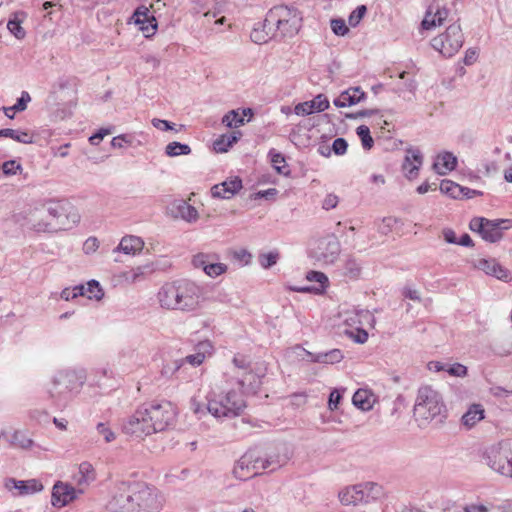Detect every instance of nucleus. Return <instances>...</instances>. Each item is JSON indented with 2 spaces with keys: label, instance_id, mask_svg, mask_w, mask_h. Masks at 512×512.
<instances>
[{
  "label": "nucleus",
  "instance_id": "052dcab7",
  "mask_svg": "<svg viewBox=\"0 0 512 512\" xmlns=\"http://www.w3.org/2000/svg\"><path fill=\"white\" fill-rule=\"evenodd\" d=\"M446 372L455 377H464L467 374V367L460 363L447 364Z\"/></svg>",
  "mask_w": 512,
  "mask_h": 512
},
{
  "label": "nucleus",
  "instance_id": "8fccbe9b",
  "mask_svg": "<svg viewBox=\"0 0 512 512\" xmlns=\"http://www.w3.org/2000/svg\"><path fill=\"white\" fill-rule=\"evenodd\" d=\"M344 273L350 279H356L361 273V266L355 259L349 258L345 262Z\"/></svg>",
  "mask_w": 512,
  "mask_h": 512
},
{
  "label": "nucleus",
  "instance_id": "9d476101",
  "mask_svg": "<svg viewBox=\"0 0 512 512\" xmlns=\"http://www.w3.org/2000/svg\"><path fill=\"white\" fill-rule=\"evenodd\" d=\"M143 405L153 433L162 432L174 426L177 408L171 402L154 401Z\"/></svg>",
  "mask_w": 512,
  "mask_h": 512
},
{
  "label": "nucleus",
  "instance_id": "20e7f679",
  "mask_svg": "<svg viewBox=\"0 0 512 512\" xmlns=\"http://www.w3.org/2000/svg\"><path fill=\"white\" fill-rule=\"evenodd\" d=\"M232 373V378L243 389V395L255 394L262 385L266 367L264 363H251L245 356L236 355L233 358Z\"/></svg>",
  "mask_w": 512,
  "mask_h": 512
},
{
  "label": "nucleus",
  "instance_id": "39448f33",
  "mask_svg": "<svg viewBox=\"0 0 512 512\" xmlns=\"http://www.w3.org/2000/svg\"><path fill=\"white\" fill-rule=\"evenodd\" d=\"M207 410L215 418H230L240 415L246 408L244 395L233 389L211 392L207 397Z\"/></svg>",
  "mask_w": 512,
  "mask_h": 512
},
{
  "label": "nucleus",
  "instance_id": "5fc2aeb1",
  "mask_svg": "<svg viewBox=\"0 0 512 512\" xmlns=\"http://www.w3.org/2000/svg\"><path fill=\"white\" fill-rule=\"evenodd\" d=\"M312 108L315 112H323L330 107L328 98L324 94H318L310 101Z\"/></svg>",
  "mask_w": 512,
  "mask_h": 512
},
{
  "label": "nucleus",
  "instance_id": "9b49d317",
  "mask_svg": "<svg viewBox=\"0 0 512 512\" xmlns=\"http://www.w3.org/2000/svg\"><path fill=\"white\" fill-rule=\"evenodd\" d=\"M464 44V34L460 24L456 21L450 24L446 30L431 40L432 48L443 57H453Z\"/></svg>",
  "mask_w": 512,
  "mask_h": 512
},
{
  "label": "nucleus",
  "instance_id": "7c9ffc66",
  "mask_svg": "<svg viewBox=\"0 0 512 512\" xmlns=\"http://www.w3.org/2000/svg\"><path fill=\"white\" fill-rule=\"evenodd\" d=\"M306 355L309 357L311 362L321 363V364H336L339 363L344 355L340 349H332L327 352H318L312 353L302 349Z\"/></svg>",
  "mask_w": 512,
  "mask_h": 512
},
{
  "label": "nucleus",
  "instance_id": "a19ab883",
  "mask_svg": "<svg viewBox=\"0 0 512 512\" xmlns=\"http://www.w3.org/2000/svg\"><path fill=\"white\" fill-rule=\"evenodd\" d=\"M88 299L101 300L104 296V292L96 280H90L86 285H83V295Z\"/></svg>",
  "mask_w": 512,
  "mask_h": 512
},
{
  "label": "nucleus",
  "instance_id": "864d4df0",
  "mask_svg": "<svg viewBox=\"0 0 512 512\" xmlns=\"http://www.w3.org/2000/svg\"><path fill=\"white\" fill-rule=\"evenodd\" d=\"M151 124L153 127L160 131H170L173 130L175 132H180L182 129V125L179 126V128H176V124L169 122L167 120L159 119V118H153L151 120Z\"/></svg>",
  "mask_w": 512,
  "mask_h": 512
},
{
  "label": "nucleus",
  "instance_id": "680f3d73",
  "mask_svg": "<svg viewBox=\"0 0 512 512\" xmlns=\"http://www.w3.org/2000/svg\"><path fill=\"white\" fill-rule=\"evenodd\" d=\"M99 435L103 436L104 440L109 443L115 440V433L105 423H98L96 426Z\"/></svg>",
  "mask_w": 512,
  "mask_h": 512
},
{
  "label": "nucleus",
  "instance_id": "bb28decb",
  "mask_svg": "<svg viewBox=\"0 0 512 512\" xmlns=\"http://www.w3.org/2000/svg\"><path fill=\"white\" fill-rule=\"evenodd\" d=\"M242 188V180L239 177L230 178L211 188L214 198L230 199Z\"/></svg>",
  "mask_w": 512,
  "mask_h": 512
},
{
  "label": "nucleus",
  "instance_id": "a18cd8bd",
  "mask_svg": "<svg viewBox=\"0 0 512 512\" xmlns=\"http://www.w3.org/2000/svg\"><path fill=\"white\" fill-rule=\"evenodd\" d=\"M222 123L228 128H238L245 123V119L240 116L239 110H231L222 118Z\"/></svg>",
  "mask_w": 512,
  "mask_h": 512
},
{
  "label": "nucleus",
  "instance_id": "4c0bfd02",
  "mask_svg": "<svg viewBox=\"0 0 512 512\" xmlns=\"http://www.w3.org/2000/svg\"><path fill=\"white\" fill-rule=\"evenodd\" d=\"M0 137L13 139L16 142L23 144H31L34 142V136L26 130L20 129H0Z\"/></svg>",
  "mask_w": 512,
  "mask_h": 512
},
{
  "label": "nucleus",
  "instance_id": "6e6d98bb",
  "mask_svg": "<svg viewBox=\"0 0 512 512\" xmlns=\"http://www.w3.org/2000/svg\"><path fill=\"white\" fill-rule=\"evenodd\" d=\"M2 171L7 176L16 175L22 171V166L16 160H8L2 164Z\"/></svg>",
  "mask_w": 512,
  "mask_h": 512
},
{
  "label": "nucleus",
  "instance_id": "72a5a7b5",
  "mask_svg": "<svg viewBox=\"0 0 512 512\" xmlns=\"http://www.w3.org/2000/svg\"><path fill=\"white\" fill-rule=\"evenodd\" d=\"M352 402L358 409L369 411L376 402V396L368 389H358L352 397Z\"/></svg>",
  "mask_w": 512,
  "mask_h": 512
},
{
  "label": "nucleus",
  "instance_id": "f8f14e48",
  "mask_svg": "<svg viewBox=\"0 0 512 512\" xmlns=\"http://www.w3.org/2000/svg\"><path fill=\"white\" fill-rule=\"evenodd\" d=\"M469 227L472 231L479 233L483 240L495 243L502 239L504 230L512 227V220H489L483 217H475L470 221Z\"/></svg>",
  "mask_w": 512,
  "mask_h": 512
},
{
  "label": "nucleus",
  "instance_id": "c756f323",
  "mask_svg": "<svg viewBox=\"0 0 512 512\" xmlns=\"http://www.w3.org/2000/svg\"><path fill=\"white\" fill-rule=\"evenodd\" d=\"M457 157L452 152H442L437 155L433 168L439 175H446L456 168Z\"/></svg>",
  "mask_w": 512,
  "mask_h": 512
},
{
  "label": "nucleus",
  "instance_id": "7ed1b4c3",
  "mask_svg": "<svg viewBox=\"0 0 512 512\" xmlns=\"http://www.w3.org/2000/svg\"><path fill=\"white\" fill-rule=\"evenodd\" d=\"M414 416L421 424L442 422L447 417L442 395L430 386L419 388L414 404Z\"/></svg>",
  "mask_w": 512,
  "mask_h": 512
},
{
  "label": "nucleus",
  "instance_id": "ea45409f",
  "mask_svg": "<svg viewBox=\"0 0 512 512\" xmlns=\"http://www.w3.org/2000/svg\"><path fill=\"white\" fill-rule=\"evenodd\" d=\"M9 444L21 449H30L33 446V440L22 430H15L9 439Z\"/></svg>",
  "mask_w": 512,
  "mask_h": 512
},
{
  "label": "nucleus",
  "instance_id": "ddd939ff",
  "mask_svg": "<svg viewBox=\"0 0 512 512\" xmlns=\"http://www.w3.org/2000/svg\"><path fill=\"white\" fill-rule=\"evenodd\" d=\"M122 431L137 439H143L153 434V429L150 426L143 404L122 423Z\"/></svg>",
  "mask_w": 512,
  "mask_h": 512
},
{
  "label": "nucleus",
  "instance_id": "f3484780",
  "mask_svg": "<svg viewBox=\"0 0 512 512\" xmlns=\"http://www.w3.org/2000/svg\"><path fill=\"white\" fill-rule=\"evenodd\" d=\"M218 258L219 256L214 253H198L193 257L192 263L195 268L202 269L207 276L216 278L228 270L226 264L217 261Z\"/></svg>",
  "mask_w": 512,
  "mask_h": 512
},
{
  "label": "nucleus",
  "instance_id": "2f4dec72",
  "mask_svg": "<svg viewBox=\"0 0 512 512\" xmlns=\"http://www.w3.org/2000/svg\"><path fill=\"white\" fill-rule=\"evenodd\" d=\"M485 417V410L481 404H472L468 407L467 411L461 418V424L466 429H471L476 426Z\"/></svg>",
  "mask_w": 512,
  "mask_h": 512
},
{
  "label": "nucleus",
  "instance_id": "6e6552de",
  "mask_svg": "<svg viewBox=\"0 0 512 512\" xmlns=\"http://www.w3.org/2000/svg\"><path fill=\"white\" fill-rule=\"evenodd\" d=\"M383 496V487L371 481L346 486L338 493L340 503L345 506L368 504L381 499Z\"/></svg>",
  "mask_w": 512,
  "mask_h": 512
},
{
  "label": "nucleus",
  "instance_id": "dca6fc26",
  "mask_svg": "<svg viewBox=\"0 0 512 512\" xmlns=\"http://www.w3.org/2000/svg\"><path fill=\"white\" fill-rule=\"evenodd\" d=\"M46 212L55 223L39 224L38 230L66 229L67 223L65 220L70 221L72 224H77L80 220L78 213H66L64 206L59 203H50L46 207Z\"/></svg>",
  "mask_w": 512,
  "mask_h": 512
},
{
  "label": "nucleus",
  "instance_id": "13d9d810",
  "mask_svg": "<svg viewBox=\"0 0 512 512\" xmlns=\"http://www.w3.org/2000/svg\"><path fill=\"white\" fill-rule=\"evenodd\" d=\"M83 295V285H77L73 288H65L61 292V298L65 301H70L78 296Z\"/></svg>",
  "mask_w": 512,
  "mask_h": 512
},
{
  "label": "nucleus",
  "instance_id": "338daca9",
  "mask_svg": "<svg viewBox=\"0 0 512 512\" xmlns=\"http://www.w3.org/2000/svg\"><path fill=\"white\" fill-rule=\"evenodd\" d=\"M294 113L298 116H308L310 114H313L314 110L312 108L310 101H305L298 103L294 107Z\"/></svg>",
  "mask_w": 512,
  "mask_h": 512
},
{
  "label": "nucleus",
  "instance_id": "393cba45",
  "mask_svg": "<svg viewBox=\"0 0 512 512\" xmlns=\"http://www.w3.org/2000/svg\"><path fill=\"white\" fill-rule=\"evenodd\" d=\"M306 280L311 284L295 288L294 290L297 292H310L314 294H322L325 292L326 288L329 285L328 277L323 272L320 271L307 272Z\"/></svg>",
  "mask_w": 512,
  "mask_h": 512
},
{
  "label": "nucleus",
  "instance_id": "cd10ccee",
  "mask_svg": "<svg viewBox=\"0 0 512 512\" xmlns=\"http://www.w3.org/2000/svg\"><path fill=\"white\" fill-rule=\"evenodd\" d=\"M267 24V16L265 17L263 22H258L257 24H255L250 34L251 40L254 43L264 44L273 38L279 37V34L275 30V27Z\"/></svg>",
  "mask_w": 512,
  "mask_h": 512
},
{
  "label": "nucleus",
  "instance_id": "e433bc0d",
  "mask_svg": "<svg viewBox=\"0 0 512 512\" xmlns=\"http://www.w3.org/2000/svg\"><path fill=\"white\" fill-rule=\"evenodd\" d=\"M242 136L240 131H234L230 134H223L213 143V148L218 153H225L231 148Z\"/></svg>",
  "mask_w": 512,
  "mask_h": 512
},
{
  "label": "nucleus",
  "instance_id": "f03ea898",
  "mask_svg": "<svg viewBox=\"0 0 512 512\" xmlns=\"http://www.w3.org/2000/svg\"><path fill=\"white\" fill-rule=\"evenodd\" d=\"M157 301L162 309L193 313L202 308L204 289L187 280L168 282L158 290Z\"/></svg>",
  "mask_w": 512,
  "mask_h": 512
},
{
  "label": "nucleus",
  "instance_id": "b1692460",
  "mask_svg": "<svg viewBox=\"0 0 512 512\" xmlns=\"http://www.w3.org/2000/svg\"><path fill=\"white\" fill-rule=\"evenodd\" d=\"M450 11L445 7L430 5L422 20L421 26L425 30H430L441 26L449 19Z\"/></svg>",
  "mask_w": 512,
  "mask_h": 512
},
{
  "label": "nucleus",
  "instance_id": "412c9836",
  "mask_svg": "<svg viewBox=\"0 0 512 512\" xmlns=\"http://www.w3.org/2000/svg\"><path fill=\"white\" fill-rule=\"evenodd\" d=\"M83 490H76L72 485L57 481L52 489L51 504L54 507L62 508L77 498L78 493L82 494Z\"/></svg>",
  "mask_w": 512,
  "mask_h": 512
},
{
  "label": "nucleus",
  "instance_id": "0e129e2a",
  "mask_svg": "<svg viewBox=\"0 0 512 512\" xmlns=\"http://www.w3.org/2000/svg\"><path fill=\"white\" fill-rule=\"evenodd\" d=\"M344 391V389L340 390V389H333L329 395V400H328V407L330 410L334 411L336 409H338V405L342 399V394L341 392Z\"/></svg>",
  "mask_w": 512,
  "mask_h": 512
},
{
  "label": "nucleus",
  "instance_id": "e2e57ef3",
  "mask_svg": "<svg viewBox=\"0 0 512 512\" xmlns=\"http://www.w3.org/2000/svg\"><path fill=\"white\" fill-rule=\"evenodd\" d=\"M112 132L113 127L100 128L95 134L89 137V142L91 145H98L105 136L111 134Z\"/></svg>",
  "mask_w": 512,
  "mask_h": 512
},
{
  "label": "nucleus",
  "instance_id": "69168bd1",
  "mask_svg": "<svg viewBox=\"0 0 512 512\" xmlns=\"http://www.w3.org/2000/svg\"><path fill=\"white\" fill-rule=\"evenodd\" d=\"M8 30L18 39H22L25 36V31L21 27L20 22L17 20H9L7 23Z\"/></svg>",
  "mask_w": 512,
  "mask_h": 512
},
{
  "label": "nucleus",
  "instance_id": "4d7b16f0",
  "mask_svg": "<svg viewBox=\"0 0 512 512\" xmlns=\"http://www.w3.org/2000/svg\"><path fill=\"white\" fill-rule=\"evenodd\" d=\"M151 17L152 16L149 15V9L142 5L135 10L132 18L135 24H145Z\"/></svg>",
  "mask_w": 512,
  "mask_h": 512
},
{
  "label": "nucleus",
  "instance_id": "4468645a",
  "mask_svg": "<svg viewBox=\"0 0 512 512\" xmlns=\"http://www.w3.org/2000/svg\"><path fill=\"white\" fill-rule=\"evenodd\" d=\"M341 252V246L338 239L331 235L319 239L316 245L311 248L310 255L317 262L325 265L333 264L338 259Z\"/></svg>",
  "mask_w": 512,
  "mask_h": 512
},
{
  "label": "nucleus",
  "instance_id": "774afa93",
  "mask_svg": "<svg viewBox=\"0 0 512 512\" xmlns=\"http://www.w3.org/2000/svg\"><path fill=\"white\" fill-rule=\"evenodd\" d=\"M147 268H148L147 266H139L135 269H132L131 271L127 272L126 280L131 283L137 282L139 279H141L144 276L145 270Z\"/></svg>",
  "mask_w": 512,
  "mask_h": 512
},
{
  "label": "nucleus",
  "instance_id": "c03bdc74",
  "mask_svg": "<svg viewBox=\"0 0 512 512\" xmlns=\"http://www.w3.org/2000/svg\"><path fill=\"white\" fill-rule=\"evenodd\" d=\"M178 213L183 220L189 223L196 222L199 217L196 208L186 202H181L178 205Z\"/></svg>",
  "mask_w": 512,
  "mask_h": 512
},
{
  "label": "nucleus",
  "instance_id": "79ce46f5",
  "mask_svg": "<svg viewBox=\"0 0 512 512\" xmlns=\"http://www.w3.org/2000/svg\"><path fill=\"white\" fill-rule=\"evenodd\" d=\"M439 189L443 194H446L455 199L460 198L464 192L462 186L448 179L441 181Z\"/></svg>",
  "mask_w": 512,
  "mask_h": 512
},
{
  "label": "nucleus",
  "instance_id": "bf43d9fd",
  "mask_svg": "<svg viewBox=\"0 0 512 512\" xmlns=\"http://www.w3.org/2000/svg\"><path fill=\"white\" fill-rule=\"evenodd\" d=\"M31 101L30 94L27 91L21 93L20 98L17 102L9 107V111H24L27 108V104Z\"/></svg>",
  "mask_w": 512,
  "mask_h": 512
},
{
  "label": "nucleus",
  "instance_id": "0eeeda50",
  "mask_svg": "<svg viewBox=\"0 0 512 512\" xmlns=\"http://www.w3.org/2000/svg\"><path fill=\"white\" fill-rule=\"evenodd\" d=\"M482 460L492 471L512 479V438L485 447Z\"/></svg>",
  "mask_w": 512,
  "mask_h": 512
},
{
  "label": "nucleus",
  "instance_id": "4be33fe9",
  "mask_svg": "<svg viewBox=\"0 0 512 512\" xmlns=\"http://www.w3.org/2000/svg\"><path fill=\"white\" fill-rule=\"evenodd\" d=\"M46 393L57 406H65L66 403L71 399L70 394L67 390V386L63 384V379L58 371L46 385Z\"/></svg>",
  "mask_w": 512,
  "mask_h": 512
},
{
  "label": "nucleus",
  "instance_id": "6ab92c4d",
  "mask_svg": "<svg viewBox=\"0 0 512 512\" xmlns=\"http://www.w3.org/2000/svg\"><path fill=\"white\" fill-rule=\"evenodd\" d=\"M4 487L12 492L13 496H28L39 493L44 486L38 479L16 480L15 478H7Z\"/></svg>",
  "mask_w": 512,
  "mask_h": 512
},
{
  "label": "nucleus",
  "instance_id": "603ef678",
  "mask_svg": "<svg viewBox=\"0 0 512 512\" xmlns=\"http://www.w3.org/2000/svg\"><path fill=\"white\" fill-rule=\"evenodd\" d=\"M330 27L332 32L337 36H346L349 33V28L342 18H334L330 20Z\"/></svg>",
  "mask_w": 512,
  "mask_h": 512
},
{
  "label": "nucleus",
  "instance_id": "37998d69",
  "mask_svg": "<svg viewBox=\"0 0 512 512\" xmlns=\"http://www.w3.org/2000/svg\"><path fill=\"white\" fill-rule=\"evenodd\" d=\"M191 147L188 144H183L177 141L170 142L165 147V154L168 157H177L181 155H189Z\"/></svg>",
  "mask_w": 512,
  "mask_h": 512
},
{
  "label": "nucleus",
  "instance_id": "09e8293b",
  "mask_svg": "<svg viewBox=\"0 0 512 512\" xmlns=\"http://www.w3.org/2000/svg\"><path fill=\"white\" fill-rule=\"evenodd\" d=\"M366 13L367 7L365 5L357 6L348 17L349 26L352 28L357 27L364 18V16L366 15Z\"/></svg>",
  "mask_w": 512,
  "mask_h": 512
},
{
  "label": "nucleus",
  "instance_id": "c9c22d12",
  "mask_svg": "<svg viewBox=\"0 0 512 512\" xmlns=\"http://www.w3.org/2000/svg\"><path fill=\"white\" fill-rule=\"evenodd\" d=\"M96 478L95 470L91 463L82 462L78 466V472L75 474L74 479L79 486H88Z\"/></svg>",
  "mask_w": 512,
  "mask_h": 512
},
{
  "label": "nucleus",
  "instance_id": "f704fd0d",
  "mask_svg": "<svg viewBox=\"0 0 512 512\" xmlns=\"http://www.w3.org/2000/svg\"><path fill=\"white\" fill-rule=\"evenodd\" d=\"M143 247L144 241L140 237L128 235L121 239L116 250L121 251L127 255H135L136 253L140 252Z\"/></svg>",
  "mask_w": 512,
  "mask_h": 512
},
{
  "label": "nucleus",
  "instance_id": "423d86ee",
  "mask_svg": "<svg viewBox=\"0 0 512 512\" xmlns=\"http://www.w3.org/2000/svg\"><path fill=\"white\" fill-rule=\"evenodd\" d=\"M267 23L275 27L279 37H293L301 28L302 15L293 6L277 5L267 12Z\"/></svg>",
  "mask_w": 512,
  "mask_h": 512
},
{
  "label": "nucleus",
  "instance_id": "473e14b6",
  "mask_svg": "<svg viewBox=\"0 0 512 512\" xmlns=\"http://www.w3.org/2000/svg\"><path fill=\"white\" fill-rule=\"evenodd\" d=\"M422 165V154L419 150H411L403 163V170L409 179L417 176Z\"/></svg>",
  "mask_w": 512,
  "mask_h": 512
},
{
  "label": "nucleus",
  "instance_id": "2eb2a0df",
  "mask_svg": "<svg viewBox=\"0 0 512 512\" xmlns=\"http://www.w3.org/2000/svg\"><path fill=\"white\" fill-rule=\"evenodd\" d=\"M259 452L256 450L247 451L235 463L233 475L239 480H248L261 472L259 464Z\"/></svg>",
  "mask_w": 512,
  "mask_h": 512
},
{
  "label": "nucleus",
  "instance_id": "c85d7f7f",
  "mask_svg": "<svg viewBox=\"0 0 512 512\" xmlns=\"http://www.w3.org/2000/svg\"><path fill=\"white\" fill-rule=\"evenodd\" d=\"M59 372L62 376L63 384L67 386L70 397L77 394L82 388L86 379L84 372L76 370H62Z\"/></svg>",
  "mask_w": 512,
  "mask_h": 512
},
{
  "label": "nucleus",
  "instance_id": "de8ad7c7",
  "mask_svg": "<svg viewBox=\"0 0 512 512\" xmlns=\"http://www.w3.org/2000/svg\"><path fill=\"white\" fill-rule=\"evenodd\" d=\"M357 135L361 140L362 147L365 150H370L373 147L374 140L370 134V129L366 125H361L356 130Z\"/></svg>",
  "mask_w": 512,
  "mask_h": 512
},
{
  "label": "nucleus",
  "instance_id": "1a4fd4ad",
  "mask_svg": "<svg viewBox=\"0 0 512 512\" xmlns=\"http://www.w3.org/2000/svg\"><path fill=\"white\" fill-rule=\"evenodd\" d=\"M344 324L350 329L345 330L354 342L363 344L368 340V333L365 327L374 325L375 318L373 314L366 309H351L342 314Z\"/></svg>",
  "mask_w": 512,
  "mask_h": 512
},
{
  "label": "nucleus",
  "instance_id": "5701e85b",
  "mask_svg": "<svg viewBox=\"0 0 512 512\" xmlns=\"http://www.w3.org/2000/svg\"><path fill=\"white\" fill-rule=\"evenodd\" d=\"M475 269L483 271L489 276H493L501 281L511 280L510 272L501 266L495 259L479 258L471 262Z\"/></svg>",
  "mask_w": 512,
  "mask_h": 512
},
{
  "label": "nucleus",
  "instance_id": "aec40b11",
  "mask_svg": "<svg viewBox=\"0 0 512 512\" xmlns=\"http://www.w3.org/2000/svg\"><path fill=\"white\" fill-rule=\"evenodd\" d=\"M289 458L290 457L287 449L284 446L275 447L263 455L259 453V464L261 471H275L278 468L284 466L289 461Z\"/></svg>",
  "mask_w": 512,
  "mask_h": 512
},
{
  "label": "nucleus",
  "instance_id": "a211bd4d",
  "mask_svg": "<svg viewBox=\"0 0 512 512\" xmlns=\"http://www.w3.org/2000/svg\"><path fill=\"white\" fill-rule=\"evenodd\" d=\"M212 351L213 345L209 340L201 341L197 344L196 352L194 354H190L180 361H174L171 367L169 365L166 366L165 373H168V370L171 373H174L185 363H188L193 367H197L203 363L207 356L212 354Z\"/></svg>",
  "mask_w": 512,
  "mask_h": 512
},
{
  "label": "nucleus",
  "instance_id": "58836bf2",
  "mask_svg": "<svg viewBox=\"0 0 512 512\" xmlns=\"http://www.w3.org/2000/svg\"><path fill=\"white\" fill-rule=\"evenodd\" d=\"M268 156L273 168L277 171V173L285 176L290 174V170L286 164V160L283 154L277 152L275 149H271L268 152Z\"/></svg>",
  "mask_w": 512,
  "mask_h": 512
},
{
  "label": "nucleus",
  "instance_id": "f257e3e1",
  "mask_svg": "<svg viewBox=\"0 0 512 512\" xmlns=\"http://www.w3.org/2000/svg\"><path fill=\"white\" fill-rule=\"evenodd\" d=\"M166 503L164 494L143 482H119L106 503L108 512H161Z\"/></svg>",
  "mask_w": 512,
  "mask_h": 512
},
{
  "label": "nucleus",
  "instance_id": "3c124183",
  "mask_svg": "<svg viewBox=\"0 0 512 512\" xmlns=\"http://www.w3.org/2000/svg\"><path fill=\"white\" fill-rule=\"evenodd\" d=\"M493 507L491 502H472L463 507V512H490Z\"/></svg>",
  "mask_w": 512,
  "mask_h": 512
},
{
  "label": "nucleus",
  "instance_id": "49530a36",
  "mask_svg": "<svg viewBox=\"0 0 512 512\" xmlns=\"http://www.w3.org/2000/svg\"><path fill=\"white\" fill-rule=\"evenodd\" d=\"M279 258V252L277 250H273L267 253H260L258 256V261L263 269H269L278 262Z\"/></svg>",
  "mask_w": 512,
  "mask_h": 512
},
{
  "label": "nucleus",
  "instance_id": "a878e982",
  "mask_svg": "<svg viewBox=\"0 0 512 512\" xmlns=\"http://www.w3.org/2000/svg\"><path fill=\"white\" fill-rule=\"evenodd\" d=\"M366 93L361 89V87H349L348 89L342 91L334 100L333 104L337 108H346L354 106L366 99Z\"/></svg>",
  "mask_w": 512,
  "mask_h": 512
}]
</instances>
